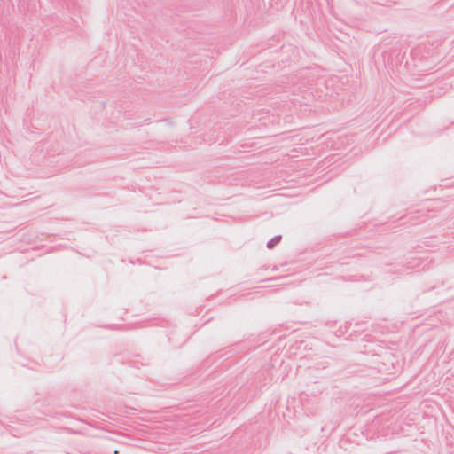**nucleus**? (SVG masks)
I'll return each instance as SVG.
<instances>
[{
  "label": "nucleus",
  "instance_id": "nucleus-1",
  "mask_svg": "<svg viewBox=\"0 0 454 454\" xmlns=\"http://www.w3.org/2000/svg\"><path fill=\"white\" fill-rule=\"evenodd\" d=\"M281 239L282 238L280 235L275 236L274 238H272L270 240L268 241L267 247L269 249H272L275 246H277L280 242Z\"/></svg>",
  "mask_w": 454,
  "mask_h": 454
}]
</instances>
